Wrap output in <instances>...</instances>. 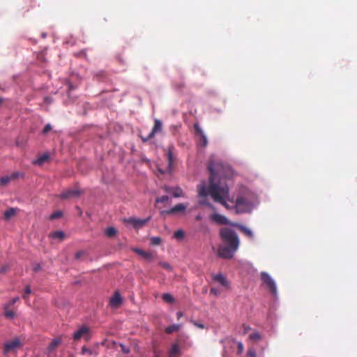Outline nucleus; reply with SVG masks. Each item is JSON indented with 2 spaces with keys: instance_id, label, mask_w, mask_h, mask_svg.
<instances>
[{
  "instance_id": "1",
  "label": "nucleus",
  "mask_w": 357,
  "mask_h": 357,
  "mask_svg": "<svg viewBox=\"0 0 357 357\" xmlns=\"http://www.w3.org/2000/svg\"><path fill=\"white\" fill-rule=\"evenodd\" d=\"M210 172L209 194L212 199L220 204L227 209L234 208L227 202L235 204L234 198L229 196V188L225 180L232 176V170L229 165L224 164L215 156H211L208 165Z\"/></svg>"
},
{
  "instance_id": "2",
  "label": "nucleus",
  "mask_w": 357,
  "mask_h": 357,
  "mask_svg": "<svg viewBox=\"0 0 357 357\" xmlns=\"http://www.w3.org/2000/svg\"><path fill=\"white\" fill-rule=\"evenodd\" d=\"M222 245L218 249L220 257L231 259L239 246V239L235 231L231 228L224 227L220 231Z\"/></svg>"
},
{
  "instance_id": "3",
  "label": "nucleus",
  "mask_w": 357,
  "mask_h": 357,
  "mask_svg": "<svg viewBox=\"0 0 357 357\" xmlns=\"http://www.w3.org/2000/svg\"><path fill=\"white\" fill-rule=\"evenodd\" d=\"M234 202V207L237 213L250 212L252 208V202L244 196H238Z\"/></svg>"
},
{
  "instance_id": "4",
  "label": "nucleus",
  "mask_w": 357,
  "mask_h": 357,
  "mask_svg": "<svg viewBox=\"0 0 357 357\" xmlns=\"http://www.w3.org/2000/svg\"><path fill=\"white\" fill-rule=\"evenodd\" d=\"M198 196L202 198L199 204L206 206L213 210H215L214 206L207 200V196L209 194V187L207 188L206 183L203 181L197 186Z\"/></svg>"
},
{
  "instance_id": "5",
  "label": "nucleus",
  "mask_w": 357,
  "mask_h": 357,
  "mask_svg": "<svg viewBox=\"0 0 357 357\" xmlns=\"http://www.w3.org/2000/svg\"><path fill=\"white\" fill-rule=\"evenodd\" d=\"M91 329L86 325L80 326L75 331L73 335L74 341H79L81 339L89 341L91 339Z\"/></svg>"
},
{
  "instance_id": "6",
  "label": "nucleus",
  "mask_w": 357,
  "mask_h": 357,
  "mask_svg": "<svg viewBox=\"0 0 357 357\" xmlns=\"http://www.w3.org/2000/svg\"><path fill=\"white\" fill-rule=\"evenodd\" d=\"M261 279L264 284H265L267 288L269 289L271 294L273 296L277 295V287L275 281L273 278L266 273H261Z\"/></svg>"
},
{
  "instance_id": "7",
  "label": "nucleus",
  "mask_w": 357,
  "mask_h": 357,
  "mask_svg": "<svg viewBox=\"0 0 357 357\" xmlns=\"http://www.w3.org/2000/svg\"><path fill=\"white\" fill-rule=\"evenodd\" d=\"M167 166L165 169H158L161 174L171 173L173 169L174 154L173 146H168L167 149Z\"/></svg>"
},
{
  "instance_id": "8",
  "label": "nucleus",
  "mask_w": 357,
  "mask_h": 357,
  "mask_svg": "<svg viewBox=\"0 0 357 357\" xmlns=\"http://www.w3.org/2000/svg\"><path fill=\"white\" fill-rule=\"evenodd\" d=\"M161 130H162L161 121L158 119H155L154 126H153V128H152L151 132L147 136H146V137L140 136V137L144 142H146L149 140H150L151 139H152L157 132H161Z\"/></svg>"
},
{
  "instance_id": "9",
  "label": "nucleus",
  "mask_w": 357,
  "mask_h": 357,
  "mask_svg": "<svg viewBox=\"0 0 357 357\" xmlns=\"http://www.w3.org/2000/svg\"><path fill=\"white\" fill-rule=\"evenodd\" d=\"M81 195V192L77 189H68L63 192L59 197L62 199H68L75 197H78Z\"/></svg>"
},
{
  "instance_id": "10",
  "label": "nucleus",
  "mask_w": 357,
  "mask_h": 357,
  "mask_svg": "<svg viewBox=\"0 0 357 357\" xmlns=\"http://www.w3.org/2000/svg\"><path fill=\"white\" fill-rule=\"evenodd\" d=\"M150 219L151 217H149L146 219H137L135 218H130L127 220H125V222L132 224L135 228L138 229L145 225Z\"/></svg>"
},
{
  "instance_id": "11",
  "label": "nucleus",
  "mask_w": 357,
  "mask_h": 357,
  "mask_svg": "<svg viewBox=\"0 0 357 357\" xmlns=\"http://www.w3.org/2000/svg\"><path fill=\"white\" fill-rule=\"evenodd\" d=\"M123 302L122 297L119 291H115L113 296L109 299V305L113 308H119Z\"/></svg>"
},
{
  "instance_id": "12",
  "label": "nucleus",
  "mask_w": 357,
  "mask_h": 357,
  "mask_svg": "<svg viewBox=\"0 0 357 357\" xmlns=\"http://www.w3.org/2000/svg\"><path fill=\"white\" fill-rule=\"evenodd\" d=\"M210 220L218 225H225L229 224L227 218L225 215L219 213H213L211 215Z\"/></svg>"
},
{
  "instance_id": "13",
  "label": "nucleus",
  "mask_w": 357,
  "mask_h": 357,
  "mask_svg": "<svg viewBox=\"0 0 357 357\" xmlns=\"http://www.w3.org/2000/svg\"><path fill=\"white\" fill-rule=\"evenodd\" d=\"M194 128H195V134L200 137V139H199L200 145L204 147L206 146L208 144V140H207V138H206V135H204V132L202 131V128L197 124H195Z\"/></svg>"
},
{
  "instance_id": "14",
  "label": "nucleus",
  "mask_w": 357,
  "mask_h": 357,
  "mask_svg": "<svg viewBox=\"0 0 357 357\" xmlns=\"http://www.w3.org/2000/svg\"><path fill=\"white\" fill-rule=\"evenodd\" d=\"M20 344V342L18 339H15L13 340L9 341L6 342L4 345V352L8 353L10 351L16 349L19 347Z\"/></svg>"
},
{
  "instance_id": "15",
  "label": "nucleus",
  "mask_w": 357,
  "mask_h": 357,
  "mask_svg": "<svg viewBox=\"0 0 357 357\" xmlns=\"http://www.w3.org/2000/svg\"><path fill=\"white\" fill-rule=\"evenodd\" d=\"M187 208V205L183 204H178L172 207L171 209L162 211V213H165L167 215H171L174 213H176L178 212L184 211Z\"/></svg>"
},
{
  "instance_id": "16",
  "label": "nucleus",
  "mask_w": 357,
  "mask_h": 357,
  "mask_svg": "<svg viewBox=\"0 0 357 357\" xmlns=\"http://www.w3.org/2000/svg\"><path fill=\"white\" fill-rule=\"evenodd\" d=\"M181 349L178 342H174L172 344L169 351V357H178L181 356Z\"/></svg>"
},
{
  "instance_id": "17",
  "label": "nucleus",
  "mask_w": 357,
  "mask_h": 357,
  "mask_svg": "<svg viewBox=\"0 0 357 357\" xmlns=\"http://www.w3.org/2000/svg\"><path fill=\"white\" fill-rule=\"evenodd\" d=\"M17 209L15 208H9L3 213V220L8 221L11 218L15 216L17 213Z\"/></svg>"
},
{
  "instance_id": "18",
  "label": "nucleus",
  "mask_w": 357,
  "mask_h": 357,
  "mask_svg": "<svg viewBox=\"0 0 357 357\" xmlns=\"http://www.w3.org/2000/svg\"><path fill=\"white\" fill-rule=\"evenodd\" d=\"M213 279L214 281L220 283V284H222L224 287L228 286V282H227L226 278L222 274H218V275H214Z\"/></svg>"
},
{
  "instance_id": "19",
  "label": "nucleus",
  "mask_w": 357,
  "mask_h": 357,
  "mask_svg": "<svg viewBox=\"0 0 357 357\" xmlns=\"http://www.w3.org/2000/svg\"><path fill=\"white\" fill-rule=\"evenodd\" d=\"M50 158V155L48 154H43L38 157L36 160L33 161V165H42L44 162H45Z\"/></svg>"
},
{
  "instance_id": "20",
  "label": "nucleus",
  "mask_w": 357,
  "mask_h": 357,
  "mask_svg": "<svg viewBox=\"0 0 357 357\" xmlns=\"http://www.w3.org/2000/svg\"><path fill=\"white\" fill-rule=\"evenodd\" d=\"M135 252L139 255H141L142 257H144L145 259L150 261L153 259V256L151 252H145L139 249L136 250Z\"/></svg>"
},
{
  "instance_id": "21",
  "label": "nucleus",
  "mask_w": 357,
  "mask_h": 357,
  "mask_svg": "<svg viewBox=\"0 0 357 357\" xmlns=\"http://www.w3.org/2000/svg\"><path fill=\"white\" fill-rule=\"evenodd\" d=\"M181 327V324H173L165 328V331L167 334H171L174 332L178 331Z\"/></svg>"
},
{
  "instance_id": "22",
  "label": "nucleus",
  "mask_w": 357,
  "mask_h": 357,
  "mask_svg": "<svg viewBox=\"0 0 357 357\" xmlns=\"http://www.w3.org/2000/svg\"><path fill=\"white\" fill-rule=\"evenodd\" d=\"M238 227L241 230V231L243 232L245 236H247L250 238H253V233L249 228L243 225H238Z\"/></svg>"
},
{
  "instance_id": "23",
  "label": "nucleus",
  "mask_w": 357,
  "mask_h": 357,
  "mask_svg": "<svg viewBox=\"0 0 357 357\" xmlns=\"http://www.w3.org/2000/svg\"><path fill=\"white\" fill-rule=\"evenodd\" d=\"M172 195L174 197H183L185 194L180 187H176L172 189Z\"/></svg>"
},
{
  "instance_id": "24",
  "label": "nucleus",
  "mask_w": 357,
  "mask_h": 357,
  "mask_svg": "<svg viewBox=\"0 0 357 357\" xmlns=\"http://www.w3.org/2000/svg\"><path fill=\"white\" fill-rule=\"evenodd\" d=\"M50 236L54 239L59 238L60 240H63L65 237V234L61 231H56L51 233Z\"/></svg>"
},
{
  "instance_id": "25",
  "label": "nucleus",
  "mask_w": 357,
  "mask_h": 357,
  "mask_svg": "<svg viewBox=\"0 0 357 357\" xmlns=\"http://www.w3.org/2000/svg\"><path fill=\"white\" fill-rule=\"evenodd\" d=\"M116 233V229L113 227H109L105 229V235L108 237H113Z\"/></svg>"
},
{
  "instance_id": "26",
  "label": "nucleus",
  "mask_w": 357,
  "mask_h": 357,
  "mask_svg": "<svg viewBox=\"0 0 357 357\" xmlns=\"http://www.w3.org/2000/svg\"><path fill=\"white\" fill-rule=\"evenodd\" d=\"M61 341L60 340L55 339L52 341V342L50 344L48 347V349L50 351H52L54 350L60 344Z\"/></svg>"
},
{
  "instance_id": "27",
  "label": "nucleus",
  "mask_w": 357,
  "mask_h": 357,
  "mask_svg": "<svg viewBox=\"0 0 357 357\" xmlns=\"http://www.w3.org/2000/svg\"><path fill=\"white\" fill-rule=\"evenodd\" d=\"M31 289L30 285H26L22 294V298L24 299L25 301H28L29 296L31 294Z\"/></svg>"
},
{
  "instance_id": "28",
  "label": "nucleus",
  "mask_w": 357,
  "mask_h": 357,
  "mask_svg": "<svg viewBox=\"0 0 357 357\" xmlns=\"http://www.w3.org/2000/svg\"><path fill=\"white\" fill-rule=\"evenodd\" d=\"M4 314L7 318H14L15 316V312L6 306H4Z\"/></svg>"
},
{
  "instance_id": "29",
  "label": "nucleus",
  "mask_w": 357,
  "mask_h": 357,
  "mask_svg": "<svg viewBox=\"0 0 357 357\" xmlns=\"http://www.w3.org/2000/svg\"><path fill=\"white\" fill-rule=\"evenodd\" d=\"M162 298L165 302H167V303H172L174 302V298L169 294H162Z\"/></svg>"
},
{
  "instance_id": "30",
  "label": "nucleus",
  "mask_w": 357,
  "mask_h": 357,
  "mask_svg": "<svg viewBox=\"0 0 357 357\" xmlns=\"http://www.w3.org/2000/svg\"><path fill=\"white\" fill-rule=\"evenodd\" d=\"M10 181V177L8 175L3 176L0 178V185H6Z\"/></svg>"
},
{
  "instance_id": "31",
  "label": "nucleus",
  "mask_w": 357,
  "mask_h": 357,
  "mask_svg": "<svg viewBox=\"0 0 357 357\" xmlns=\"http://www.w3.org/2000/svg\"><path fill=\"white\" fill-rule=\"evenodd\" d=\"M250 339L254 341H259L261 339V335L258 332L251 333L249 336Z\"/></svg>"
},
{
  "instance_id": "32",
  "label": "nucleus",
  "mask_w": 357,
  "mask_h": 357,
  "mask_svg": "<svg viewBox=\"0 0 357 357\" xmlns=\"http://www.w3.org/2000/svg\"><path fill=\"white\" fill-rule=\"evenodd\" d=\"M162 240L160 237L155 236L151 238V243L153 245H158L160 244Z\"/></svg>"
},
{
  "instance_id": "33",
  "label": "nucleus",
  "mask_w": 357,
  "mask_h": 357,
  "mask_svg": "<svg viewBox=\"0 0 357 357\" xmlns=\"http://www.w3.org/2000/svg\"><path fill=\"white\" fill-rule=\"evenodd\" d=\"M174 236L177 239H182L184 237V232L183 230H177L174 232Z\"/></svg>"
},
{
  "instance_id": "34",
  "label": "nucleus",
  "mask_w": 357,
  "mask_h": 357,
  "mask_svg": "<svg viewBox=\"0 0 357 357\" xmlns=\"http://www.w3.org/2000/svg\"><path fill=\"white\" fill-rule=\"evenodd\" d=\"M19 297H15L11 299L8 303H7L4 306L7 308H10L15 303L19 301Z\"/></svg>"
},
{
  "instance_id": "35",
  "label": "nucleus",
  "mask_w": 357,
  "mask_h": 357,
  "mask_svg": "<svg viewBox=\"0 0 357 357\" xmlns=\"http://www.w3.org/2000/svg\"><path fill=\"white\" fill-rule=\"evenodd\" d=\"M82 354H89V355H93L96 354L92 350L87 349L85 346L82 347L81 350Z\"/></svg>"
},
{
  "instance_id": "36",
  "label": "nucleus",
  "mask_w": 357,
  "mask_h": 357,
  "mask_svg": "<svg viewBox=\"0 0 357 357\" xmlns=\"http://www.w3.org/2000/svg\"><path fill=\"white\" fill-rule=\"evenodd\" d=\"M62 216V213L59 211H56L50 215V220H54L59 218H61Z\"/></svg>"
},
{
  "instance_id": "37",
  "label": "nucleus",
  "mask_w": 357,
  "mask_h": 357,
  "mask_svg": "<svg viewBox=\"0 0 357 357\" xmlns=\"http://www.w3.org/2000/svg\"><path fill=\"white\" fill-rule=\"evenodd\" d=\"M169 200V197L167 195H164L156 199L157 203H165Z\"/></svg>"
},
{
  "instance_id": "38",
  "label": "nucleus",
  "mask_w": 357,
  "mask_h": 357,
  "mask_svg": "<svg viewBox=\"0 0 357 357\" xmlns=\"http://www.w3.org/2000/svg\"><path fill=\"white\" fill-rule=\"evenodd\" d=\"M52 129V126L50 123H47L42 130V133L43 135H46L48 132H50Z\"/></svg>"
},
{
  "instance_id": "39",
  "label": "nucleus",
  "mask_w": 357,
  "mask_h": 357,
  "mask_svg": "<svg viewBox=\"0 0 357 357\" xmlns=\"http://www.w3.org/2000/svg\"><path fill=\"white\" fill-rule=\"evenodd\" d=\"M247 355L248 357H257V353L254 349H249Z\"/></svg>"
},
{
  "instance_id": "40",
  "label": "nucleus",
  "mask_w": 357,
  "mask_h": 357,
  "mask_svg": "<svg viewBox=\"0 0 357 357\" xmlns=\"http://www.w3.org/2000/svg\"><path fill=\"white\" fill-rule=\"evenodd\" d=\"M20 174L17 172H13L10 175H9V177H10V181L15 180L17 178H19Z\"/></svg>"
},
{
  "instance_id": "41",
  "label": "nucleus",
  "mask_w": 357,
  "mask_h": 357,
  "mask_svg": "<svg viewBox=\"0 0 357 357\" xmlns=\"http://www.w3.org/2000/svg\"><path fill=\"white\" fill-rule=\"evenodd\" d=\"M163 268L167 270L171 269V266L167 262H160L159 264Z\"/></svg>"
},
{
  "instance_id": "42",
  "label": "nucleus",
  "mask_w": 357,
  "mask_h": 357,
  "mask_svg": "<svg viewBox=\"0 0 357 357\" xmlns=\"http://www.w3.org/2000/svg\"><path fill=\"white\" fill-rule=\"evenodd\" d=\"M42 269V266L40 264H36L33 266V271L34 272H38Z\"/></svg>"
},
{
  "instance_id": "43",
  "label": "nucleus",
  "mask_w": 357,
  "mask_h": 357,
  "mask_svg": "<svg viewBox=\"0 0 357 357\" xmlns=\"http://www.w3.org/2000/svg\"><path fill=\"white\" fill-rule=\"evenodd\" d=\"M9 269L8 265H3L0 268V273L3 274Z\"/></svg>"
},
{
  "instance_id": "44",
  "label": "nucleus",
  "mask_w": 357,
  "mask_h": 357,
  "mask_svg": "<svg viewBox=\"0 0 357 357\" xmlns=\"http://www.w3.org/2000/svg\"><path fill=\"white\" fill-rule=\"evenodd\" d=\"M120 347L121 348V351L124 353V354H128L130 352V349L126 347L125 345L121 344H120Z\"/></svg>"
},
{
  "instance_id": "45",
  "label": "nucleus",
  "mask_w": 357,
  "mask_h": 357,
  "mask_svg": "<svg viewBox=\"0 0 357 357\" xmlns=\"http://www.w3.org/2000/svg\"><path fill=\"white\" fill-rule=\"evenodd\" d=\"M163 189L165 192L172 194V189H174V188L169 186H164Z\"/></svg>"
},
{
  "instance_id": "46",
  "label": "nucleus",
  "mask_w": 357,
  "mask_h": 357,
  "mask_svg": "<svg viewBox=\"0 0 357 357\" xmlns=\"http://www.w3.org/2000/svg\"><path fill=\"white\" fill-rule=\"evenodd\" d=\"M44 101L45 102H46L47 104H50L52 102V98L49 97V96H46L45 98H44Z\"/></svg>"
},
{
  "instance_id": "47",
  "label": "nucleus",
  "mask_w": 357,
  "mask_h": 357,
  "mask_svg": "<svg viewBox=\"0 0 357 357\" xmlns=\"http://www.w3.org/2000/svg\"><path fill=\"white\" fill-rule=\"evenodd\" d=\"M210 292L211 294H213L214 295H218L219 294V291L218 290H217L214 287H212L210 290Z\"/></svg>"
},
{
  "instance_id": "48",
  "label": "nucleus",
  "mask_w": 357,
  "mask_h": 357,
  "mask_svg": "<svg viewBox=\"0 0 357 357\" xmlns=\"http://www.w3.org/2000/svg\"><path fill=\"white\" fill-rule=\"evenodd\" d=\"M243 350V344L241 342L238 343V351L241 353Z\"/></svg>"
},
{
  "instance_id": "49",
  "label": "nucleus",
  "mask_w": 357,
  "mask_h": 357,
  "mask_svg": "<svg viewBox=\"0 0 357 357\" xmlns=\"http://www.w3.org/2000/svg\"><path fill=\"white\" fill-rule=\"evenodd\" d=\"M193 324L201 329L204 328V326L202 324H199L197 321H193Z\"/></svg>"
},
{
  "instance_id": "50",
  "label": "nucleus",
  "mask_w": 357,
  "mask_h": 357,
  "mask_svg": "<svg viewBox=\"0 0 357 357\" xmlns=\"http://www.w3.org/2000/svg\"><path fill=\"white\" fill-rule=\"evenodd\" d=\"M243 329H244V333H247L249 330L250 329V326L245 325V324H243Z\"/></svg>"
},
{
  "instance_id": "51",
  "label": "nucleus",
  "mask_w": 357,
  "mask_h": 357,
  "mask_svg": "<svg viewBox=\"0 0 357 357\" xmlns=\"http://www.w3.org/2000/svg\"><path fill=\"white\" fill-rule=\"evenodd\" d=\"M82 254H83L82 252H77L75 254V258L79 259L82 255Z\"/></svg>"
},
{
  "instance_id": "52",
  "label": "nucleus",
  "mask_w": 357,
  "mask_h": 357,
  "mask_svg": "<svg viewBox=\"0 0 357 357\" xmlns=\"http://www.w3.org/2000/svg\"><path fill=\"white\" fill-rule=\"evenodd\" d=\"M176 316H177V319H179L181 317H183V313L181 312H178L176 313Z\"/></svg>"
},
{
  "instance_id": "53",
  "label": "nucleus",
  "mask_w": 357,
  "mask_h": 357,
  "mask_svg": "<svg viewBox=\"0 0 357 357\" xmlns=\"http://www.w3.org/2000/svg\"><path fill=\"white\" fill-rule=\"evenodd\" d=\"M202 217L200 214L197 215L196 217H195V220H202Z\"/></svg>"
},
{
  "instance_id": "54",
  "label": "nucleus",
  "mask_w": 357,
  "mask_h": 357,
  "mask_svg": "<svg viewBox=\"0 0 357 357\" xmlns=\"http://www.w3.org/2000/svg\"><path fill=\"white\" fill-rule=\"evenodd\" d=\"M3 102V99L1 98H0V105Z\"/></svg>"
},
{
  "instance_id": "55",
  "label": "nucleus",
  "mask_w": 357,
  "mask_h": 357,
  "mask_svg": "<svg viewBox=\"0 0 357 357\" xmlns=\"http://www.w3.org/2000/svg\"><path fill=\"white\" fill-rule=\"evenodd\" d=\"M43 38H45V37H46V34H45V33H43Z\"/></svg>"
}]
</instances>
